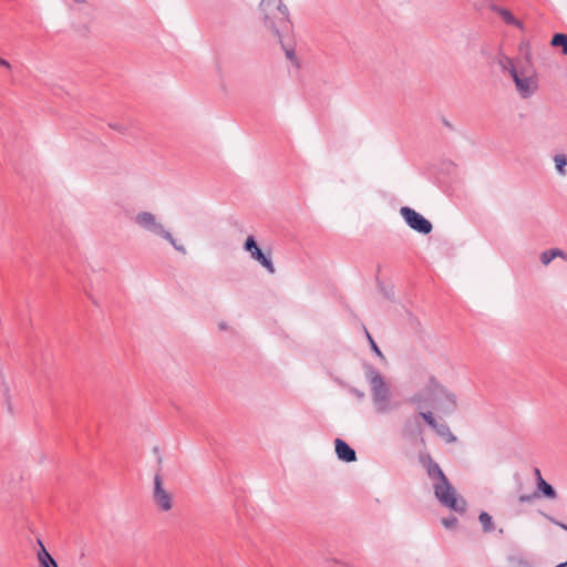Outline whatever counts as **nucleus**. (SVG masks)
I'll use <instances>...</instances> for the list:
<instances>
[{"instance_id":"6ab92c4d","label":"nucleus","mask_w":567,"mask_h":567,"mask_svg":"<svg viewBox=\"0 0 567 567\" xmlns=\"http://www.w3.org/2000/svg\"><path fill=\"white\" fill-rule=\"evenodd\" d=\"M553 47H560L564 54H567V34L556 33L550 41Z\"/></svg>"},{"instance_id":"1a4fd4ad","label":"nucleus","mask_w":567,"mask_h":567,"mask_svg":"<svg viewBox=\"0 0 567 567\" xmlns=\"http://www.w3.org/2000/svg\"><path fill=\"white\" fill-rule=\"evenodd\" d=\"M336 454L339 460L350 463L357 460L355 451L341 439H336Z\"/></svg>"},{"instance_id":"dca6fc26","label":"nucleus","mask_w":567,"mask_h":567,"mask_svg":"<svg viewBox=\"0 0 567 567\" xmlns=\"http://www.w3.org/2000/svg\"><path fill=\"white\" fill-rule=\"evenodd\" d=\"M555 168L560 176L567 175V156L565 154H556L554 156Z\"/></svg>"},{"instance_id":"4468645a","label":"nucleus","mask_w":567,"mask_h":567,"mask_svg":"<svg viewBox=\"0 0 567 567\" xmlns=\"http://www.w3.org/2000/svg\"><path fill=\"white\" fill-rule=\"evenodd\" d=\"M556 257H561V258L567 259V257L565 256L563 250H560L558 248H554V249H548V250L543 251L540 254V261L543 265L547 266Z\"/></svg>"},{"instance_id":"cd10ccee","label":"nucleus","mask_w":567,"mask_h":567,"mask_svg":"<svg viewBox=\"0 0 567 567\" xmlns=\"http://www.w3.org/2000/svg\"><path fill=\"white\" fill-rule=\"evenodd\" d=\"M0 65L3 66V68H7V69L11 68V64L7 60H4L2 58H0Z\"/></svg>"},{"instance_id":"4be33fe9","label":"nucleus","mask_w":567,"mask_h":567,"mask_svg":"<svg viewBox=\"0 0 567 567\" xmlns=\"http://www.w3.org/2000/svg\"><path fill=\"white\" fill-rule=\"evenodd\" d=\"M420 416L432 427H436V420L434 419L432 412H421Z\"/></svg>"},{"instance_id":"20e7f679","label":"nucleus","mask_w":567,"mask_h":567,"mask_svg":"<svg viewBox=\"0 0 567 567\" xmlns=\"http://www.w3.org/2000/svg\"><path fill=\"white\" fill-rule=\"evenodd\" d=\"M135 224L142 229L167 240L177 251L186 254V248L176 243L172 234L165 229L156 215L150 212H141L134 217Z\"/></svg>"},{"instance_id":"7c9ffc66","label":"nucleus","mask_w":567,"mask_h":567,"mask_svg":"<svg viewBox=\"0 0 567 567\" xmlns=\"http://www.w3.org/2000/svg\"><path fill=\"white\" fill-rule=\"evenodd\" d=\"M535 476H537V481L539 480V477H542L540 471L538 468H535Z\"/></svg>"},{"instance_id":"2f4dec72","label":"nucleus","mask_w":567,"mask_h":567,"mask_svg":"<svg viewBox=\"0 0 567 567\" xmlns=\"http://www.w3.org/2000/svg\"><path fill=\"white\" fill-rule=\"evenodd\" d=\"M258 249H260V248L258 247V245H256V246H255V248H252V249L249 251V252H250V256H251L256 250H258Z\"/></svg>"},{"instance_id":"a878e982","label":"nucleus","mask_w":567,"mask_h":567,"mask_svg":"<svg viewBox=\"0 0 567 567\" xmlns=\"http://www.w3.org/2000/svg\"><path fill=\"white\" fill-rule=\"evenodd\" d=\"M286 56L292 61V62H296L297 63V58H296V53L293 51V49H286Z\"/></svg>"},{"instance_id":"aec40b11","label":"nucleus","mask_w":567,"mask_h":567,"mask_svg":"<svg viewBox=\"0 0 567 567\" xmlns=\"http://www.w3.org/2000/svg\"><path fill=\"white\" fill-rule=\"evenodd\" d=\"M433 430H435V432L440 436H446L449 442H455L456 441L455 435L452 434V432L450 431L449 426L446 424H444V423H442V424L437 423L436 427H434Z\"/></svg>"},{"instance_id":"473e14b6","label":"nucleus","mask_w":567,"mask_h":567,"mask_svg":"<svg viewBox=\"0 0 567 567\" xmlns=\"http://www.w3.org/2000/svg\"><path fill=\"white\" fill-rule=\"evenodd\" d=\"M555 567H567V561L566 563H561V564H559V565H557Z\"/></svg>"},{"instance_id":"423d86ee","label":"nucleus","mask_w":567,"mask_h":567,"mask_svg":"<svg viewBox=\"0 0 567 567\" xmlns=\"http://www.w3.org/2000/svg\"><path fill=\"white\" fill-rule=\"evenodd\" d=\"M400 214L405 223L415 231L424 235L432 231V224L414 209L405 206L400 209Z\"/></svg>"},{"instance_id":"a211bd4d","label":"nucleus","mask_w":567,"mask_h":567,"mask_svg":"<svg viewBox=\"0 0 567 567\" xmlns=\"http://www.w3.org/2000/svg\"><path fill=\"white\" fill-rule=\"evenodd\" d=\"M478 520L482 524L483 532L489 533L494 530L495 526L493 523V518L488 513L482 512L478 516Z\"/></svg>"},{"instance_id":"f03ea898","label":"nucleus","mask_w":567,"mask_h":567,"mask_svg":"<svg viewBox=\"0 0 567 567\" xmlns=\"http://www.w3.org/2000/svg\"><path fill=\"white\" fill-rule=\"evenodd\" d=\"M365 378L371 386L372 402L378 413L389 412L391 406V392L384 378L372 365L365 367Z\"/></svg>"},{"instance_id":"bb28decb","label":"nucleus","mask_w":567,"mask_h":567,"mask_svg":"<svg viewBox=\"0 0 567 567\" xmlns=\"http://www.w3.org/2000/svg\"><path fill=\"white\" fill-rule=\"evenodd\" d=\"M533 498H534V496H532V495H520L518 497V501L520 503H526V502H530Z\"/></svg>"},{"instance_id":"39448f33","label":"nucleus","mask_w":567,"mask_h":567,"mask_svg":"<svg viewBox=\"0 0 567 567\" xmlns=\"http://www.w3.org/2000/svg\"><path fill=\"white\" fill-rule=\"evenodd\" d=\"M512 79L522 99L530 97L538 89L537 79L523 70L513 74Z\"/></svg>"},{"instance_id":"5701e85b","label":"nucleus","mask_w":567,"mask_h":567,"mask_svg":"<svg viewBox=\"0 0 567 567\" xmlns=\"http://www.w3.org/2000/svg\"><path fill=\"white\" fill-rule=\"evenodd\" d=\"M458 519L455 516H449L442 519V524L445 528L453 529L456 527Z\"/></svg>"},{"instance_id":"412c9836","label":"nucleus","mask_w":567,"mask_h":567,"mask_svg":"<svg viewBox=\"0 0 567 567\" xmlns=\"http://www.w3.org/2000/svg\"><path fill=\"white\" fill-rule=\"evenodd\" d=\"M472 6L476 11L482 12L485 9L492 10V7L496 4L492 0H474Z\"/></svg>"},{"instance_id":"f257e3e1","label":"nucleus","mask_w":567,"mask_h":567,"mask_svg":"<svg viewBox=\"0 0 567 567\" xmlns=\"http://www.w3.org/2000/svg\"><path fill=\"white\" fill-rule=\"evenodd\" d=\"M426 468L427 476L433 482V489L440 504L451 511L463 514L466 512V501L457 494V491L450 483L440 465L430 455L421 458Z\"/></svg>"},{"instance_id":"c756f323","label":"nucleus","mask_w":567,"mask_h":567,"mask_svg":"<svg viewBox=\"0 0 567 567\" xmlns=\"http://www.w3.org/2000/svg\"><path fill=\"white\" fill-rule=\"evenodd\" d=\"M555 524H557L558 526H560L563 529L567 530V525L566 524H563V523H557L554 520Z\"/></svg>"},{"instance_id":"0eeeda50","label":"nucleus","mask_w":567,"mask_h":567,"mask_svg":"<svg viewBox=\"0 0 567 567\" xmlns=\"http://www.w3.org/2000/svg\"><path fill=\"white\" fill-rule=\"evenodd\" d=\"M153 499L162 512H168L173 507L172 494L163 487V478L158 473L154 476Z\"/></svg>"},{"instance_id":"72a5a7b5","label":"nucleus","mask_w":567,"mask_h":567,"mask_svg":"<svg viewBox=\"0 0 567 567\" xmlns=\"http://www.w3.org/2000/svg\"><path fill=\"white\" fill-rule=\"evenodd\" d=\"M413 401H414V402H421V399H420L419 396H415V398L413 399Z\"/></svg>"},{"instance_id":"7ed1b4c3","label":"nucleus","mask_w":567,"mask_h":567,"mask_svg":"<svg viewBox=\"0 0 567 567\" xmlns=\"http://www.w3.org/2000/svg\"><path fill=\"white\" fill-rule=\"evenodd\" d=\"M260 12L265 27L279 37L280 29H286L289 23V12L281 0H261Z\"/></svg>"},{"instance_id":"f3484780","label":"nucleus","mask_w":567,"mask_h":567,"mask_svg":"<svg viewBox=\"0 0 567 567\" xmlns=\"http://www.w3.org/2000/svg\"><path fill=\"white\" fill-rule=\"evenodd\" d=\"M537 487L544 494V496L548 498H555L557 495L554 487L550 484H548L545 480H543V477H539L537 482Z\"/></svg>"},{"instance_id":"9d476101","label":"nucleus","mask_w":567,"mask_h":567,"mask_svg":"<svg viewBox=\"0 0 567 567\" xmlns=\"http://www.w3.org/2000/svg\"><path fill=\"white\" fill-rule=\"evenodd\" d=\"M492 11L499 14L505 23L523 29V23L517 20L509 10L498 6H493Z\"/></svg>"},{"instance_id":"c85d7f7f","label":"nucleus","mask_w":567,"mask_h":567,"mask_svg":"<svg viewBox=\"0 0 567 567\" xmlns=\"http://www.w3.org/2000/svg\"><path fill=\"white\" fill-rule=\"evenodd\" d=\"M352 393H353L357 398H359V399H362V398L364 396V393H363V392H361V391H359V390H355V389H353V390H352Z\"/></svg>"},{"instance_id":"ddd939ff","label":"nucleus","mask_w":567,"mask_h":567,"mask_svg":"<svg viewBox=\"0 0 567 567\" xmlns=\"http://www.w3.org/2000/svg\"><path fill=\"white\" fill-rule=\"evenodd\" d=\"M0 391L2 393L4 403L9 411H12V403H11V388L9 382L6 380V378L1 374L0 375Z\"/></svg>"},{"instance_id":"f8f14e48","label":"nucleus","mask_w":567,"mask_h":567,"mask_svg":"<svg viewBox=\"0 0 567 567\" xmlns=\"http://www.w3.org/2000/svg\"><path fill=\"white\" fill-rule=\"evenodd\" d=\"M41 550L38 553V560L41 567H59L52 556L47 551L42 543L39 540Z\"/></svg>"},{"instance_id":"393cba45","label":"nucleus","mask_w":567,"mask_h":567,"mask_svg":"<svg viewBox=\"0 0 567 567\" xmlns=\"http://www.w3.org/2000/svg\"><path fill=\"white\" fill-rule=\"evenodd\" d=\"M256 245H257V243H256L254 236H248L245 241L244 248H245V250L250 251L252 248H255Z\"/></svg>"},{"instance_id":"9b49d317","label":"nucleus","mask_w":567,"mask_h":567,"mask_svg":"<svg viewBox=\"0 0 567 567\" xmlns=\"http://www.w3.org/2000/svg\"><path fill=\"white\" fill-rule=\"evenodd\" d=\"M251 258L256 261H258L260 265H262L269 274H275L276 269L275 266L269 257H267L261 249L256 250Z\"/></svg>"},{"instance_id":"6e6552de","label":"nucleus","mask_w":567,"mask_h":567,"mask_svg":"<svg viewBox=\"0 0 567 567\" xmlns=\"http://www.w3.org/2000/svg\"><path fill=\"white\" fill-rule=\"evenodd\" d=\"M427 392L436 401L445 400L446 405L444 406V409L446 411H453L456 408V395L450 392L446 388L441 385L434 379L431 380L427 388Z\"/></svg>"},{"instance_id":"2eb2a0df","label":"nucleus","mask_w":567,"mask_h":567,"mask_svg":"<svg viewBox=\"0 0 567 567\" xmlns=\"http://www.w3.org/2000/svg\"><path fill=\"white\" fill-rule=\"evenodd\" d=\"M497 63L502 68L503 71H506L509 73L511 78L513 76V74H516L518 71L514 64V61L511 58H507L505 55H501L497 59Z\"/></svg>"},{"instance_id":"b1692460","label":"nucleus","mask_w":567,"mask_h":567,"mask_svg":"<svg viewBox=\"0 0 567 567\" xmlns=\"http://www.w3.org/2000/svg\"><path fill=\"white\" fill-rule=\"evenodd\" d=\"M364 331H365V334H367V338L371 344V348L372 350L374 351V353L377 355H379L380 358H384L381 350L379 349V347L377 346V343L374 342L373 338L371 337V334L369 333V331L364 328Z\"/></svg>"}]
</instances>
